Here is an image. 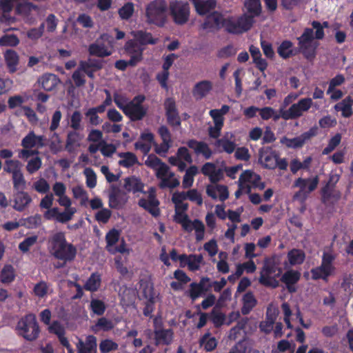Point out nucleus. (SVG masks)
<instances>
[{"label": "nucleus", "mask_w": 353, "mask_h": 353, "mask_svg": "<svg viewBox=\"0 0 353 353\" xmlns=\"http://www.w3.org/2000/svg\"><path fill=\"white\" fill-rule=\"evenodd\" d=\"M4 171L10 174H15L21 171V163L18 160L8 159L5 161Z\"/></svg>", "instance_id": "69168bd1"}, {"label": "nucleus", "mask_w": 353, "mask_h": 353, "mask_svg": "<svg viewBox=\"0 0 353 353\" xmlns=\"http://www.w3.org/2000/svg\"><path fill=\"white\" fill-rule=\"evenodd\" d=\"M119 236V230L115 229H112L107 233L105 236L106 249L109 252L115 253V244L117 243Z\"/></svg>", "instance_id": "09e8293b"}, {"label": "nucleus", "mask_w": 353, "mask_h": 353, "mask_svg": "<svg viewBox=\"0 0 353 353\" xmlns=\"http://www.w3.org/2000/svg\"><path fill=\"white\" fill-rule=\"evenodd\" d=\"M352 105L353 99L351 97H347L336 103L334 105V109L337 112H341L343 117L348 118L353 114Z\"/></svg>", "instance_id": "e433bc0d"}, {"label": "nucleus", "mask_w": 353, "mask_h": 353, "mask_svg": "<svg viewBox=\"0 0 353 353\" xmlns=\"http://www.w3.org/2000/svg\"><path fill=\"white\" fill-rule=\"evenodd\" d=\"M123 187L128 192L137 193L143 191L144 185L140 179L132 176L124 179Z\"/></svg>", "instance_id": "ea45409f"}, {"label": "nucleus", "mask_w": 353, "mask_h": 353, "mask_svg": "<svg viewBox=\"0 0 353 353\" xmlns=\"http://www.w3.org/2000/svg\"><path fill=\"white\" fill-rule=\"evenodd\" d=\"M319 178L314 176L307 179L298 178L294 183V187L298 188L299 190L293 196L294 201L303 203L309 194L315 190L319 185Z\"/></svg>", "instance_id": "39448f33"}, {"label": "nucleus", "mask_w": 353, "mask_h": 353, "mask_svg": "<svg viewBox=\"0 0 353 353\" xmlns=\"http://www.w3.org/2000/svg\"><path fill=\"white\" fill-rule=\"evenodd\" d=\"M281 272V268L272 264H265L260 272L259 281L266 287L276 288L279 285L277 278L280 276Z\"/></svg>", "instance_id": "9b49d317"}, {"label": "nucleus", "mask_w": 353, "mask_h": 353, "mask_svg": "<svg viewBox=\"0 0 353 353\" xmlns=\"http://www.w3.org/2000/svg\"><path fill=\"white\" fill-rule=\"evenodd\" d=\"M181 266L187 265L189 270L195 271L199 270L203 264V258L201 254H181L179 256Z\"/></svg>", "instance_id": "4be33fe9"}, {"label": "nucleus", "mask_w": 353, "mask_h": 353, "mask_svg": "<svg viewBox=\"0 0 353 353\" xmlns=\"http://www.w3.org/2000/svg\"><path fill=\"white\" fill-rule=\"evenodd\" d=\"M145 164L154 170L155 175L159 180V188L173 189L179 185L180 181L176 177L175 174L155 155H148L145 161Z\"/></svg>", "instance_id": "f257e3e1"}, {"label": "nucleus", "mask_w": 353, "mask_h": 353, "mask_svg": "<svg viewBox=\"0 0 353 353\" xmlns=\"http://www.w3.org/2000/svg\"><path fill=\"white\" fill-rule=\"evenodd\" d=\"M124 50L130 59L128 61L119 60L115 63V67L121 70H125L128 65H136L143 59V50L132 41H128L125 43Z\"/></svg>", "instance_id": "6e6552de"}, {"label": "nucleus", "mask_w": 353, "mask_h": 353, "mask_svg": "<svg viewBox=\"0 0 353 353\" xmlns=\"http://www.w3.org/2000/svg\"><path fill=\"white\" fill-rule=\"evenodd\" d=\"M101 285V277L99 274H92L87 281L85 288L87 290L94 292L99 289Z\"/></svg>", "instance_id": "774afa93"}, {"label": "nucleus", "mask_w": 353, "mask_h": 353, "mask_svg": "<svg viewBox=\"0 0 353 353\" xmlns=\"http://www.w3.org/2000/svg\"><path fill=\"white\" fill-rule=\"evenodd\" d=\"M15 278L14 269L12 265H5L0 273V281L3 283H10Z\"/></svg>", "instance_id": "bf43d9fd"}, {"label": "nucleus", "mask_w": 353, "mask_h": 353, "mask_svg": "<svg viewBox=\"0 0 353 353\" xmlns=\"http://www.w3.org/2000/svg\"><path fill=\"white\" fill-rule=\"evenodd\" d=\"M254 20L247 14L238 18L229 17L226 25V31L232 34H242L249 30L253 26Z\"/></svg>", "instance_id": "9d476101"}, {"label": "nucleus", "mask_w": 353, "mask_h": 353, "mask_svg": "<svg viewBox=\"0 0 353 353\" xmlns=\"http://www.w3.org/2000/svg\"><path fill=\"white\" fill-rule=\"evenodd\" d=\"M184 231L187 232L194 231L195 239L197 241H202L205 237V225L199 219L191 220Z\"/></svg>", "instance_id": "72a5a7b5"}, {"label": "nucleus", "mask_w": 353, "mask_h": 353, "mask_svg": "<svg viewBox=\"0 0 353 353\" xmlns=\"http://www.w3.org/2000/svg\"><path fill=\"white\" fill-rule=\"evenodd\" d=\"M52 292V290L45 281H40L34 285L33 288L34 295L39 299H45L48 294Z\"/></svg>", "instance_id": "49530a36"}, {"label": "nucleus", "mask_w": 353, "mask_h": 353, "mask_svg": "<svg viewBox=\"0 0 353 353\" xmlns=\"http://www.w3.org/2000/svg\"><path fill=\"white\" fill-rule=\"evenodd\" d=\"M334 259L335 256L332 252H324L321 266L311 270L312 279L326 280L328 276L333 275L334 268L332 262Z\"/></svg>", "instance_id": "ddd939ff"}, {"label": "nucleus", "mask_w": 353, "mask_h": 353, "mask_svg": "<svg viewBox=\"0 0 353 353\" xmlns=\"http://www.w3.org/2000/svg\"><path fill=\"white\" fill-rule=\"evenodd\" d=\"M119 157V164L125 168H130L137 163V158L132 152H121L118 154Z\"/></svg>", "instance_id": "864d4df0"}, {"label": "nucleus", "mask_w": 353, "mask_h": 353, "mask_svg": "<svg viewBox=\"0 0 353 353\" xmlns=\"http://www.w3.org/2000/svg\"><path fill=\"white\" fill-rule=\"evenodd\" d=\"M202 173L208 176L212 183L220 181L223 177V172L214 163H206L201 169Z\"/></svg>", "instance_id": "473e14b6"}, {"label": "nucleus", "mask_w": 353, "mask_h": 353, "mask_svg": "<svg viewBox=\"0 0 353 353\" xmlns=\"http://www.w3.org/2000/svg\"><path fill=\"white\" fill-rule=\"evenodd\" d=\"M190 296L195 300L201 296L204 292L210 289V279L202 278L199 283H192L190 284Z\"/></svg>", "instance_id": "c85d7f7f"}, {"label": "nucleus", "mask_w": 353, "mask_h": 353, "mask_svg": "<svg viewBox=\"0 0 353 353\" xmlns=\"http://www.w3.org/2000/svg\"><path fill=\"white\" fill-rule=\"evenodd\" d=\"M300 278V272L294 270H290L286 271L281 276V280L285 284L286 288L290 292H295L296 291L295 284L299 281Z\"/></svg>", "instance_id": "a878e982"}, {"label": "nucleus", "mask_w": 353, "mask_h": 353, "mask_svg": "<svg viewBox=\"0 0 353 353\" xmlns=\"http://www.w3.org/2000/svg\"><path fill=\"white\" fill-rule=\"evenodd\" d=\"M244 6L245 8V12L244 14H247L249 17H252L254 20V18L259 16L261 12L260 0H245Z\"/></svg>", "instance_id": "79ce46f5"}, {"label": "nucleus", "mask_w": 353, "mask_h": 353, "mask_svg": "<svg viewBox=\"0 0 353 353\" xmlns=\"http://www.w3.org/2000/svg\"><path fill=\"white\" fill-rule=\"evenodd\" d=\"M168 161L170 164L176 166L180 171H183L186 167L185 162H192V157L188 149L182 147L179 148L176 156L170 157Z\"/></svg>", "instance_id": "aec40b11"}, {"label": "nucleus", "mask_w": 353, "mask_h": 353, "mask_svg": "<svg viewBox=\"0 0 353 353\" xmlns=\"http://www.w3.org/2000/svg\"><path fill=\"white\" fill-rule=\"evenodd\" d=\"M41 159L38 156H35L28 160L26 168L27 172L29 174H32L38 171L41 168Z\"/></svg>", "instance_id": "338daca9"}, {"label": "nucleus", "mask_w": 353, "mask_h": 353, "mask_svg": "<svg viewBox=\"0 0 353 353\" xmlns=\"http://www.w3.org/2000/svg\"><path fill=\"white\" fill-rule=\"evenodd\" d=\"M259 162L265 168L274 169L277 167L278 155L270 148H262L259 151Z\"/></svg>", "instance_id": "a211bd4d"}, {"label": "nucleus", "mask_w": 353, "mask_h": 353, "mask_svg": "<svg viewBox=\"0 0 353 353\" xmlns=\"http://www.w3.org/2000/svg\"><path fill=\"white\" fill-rule=\"evenodd\" d=\"M212 84L210 81H202L197 83L192 90L194 97L200 99L205 97L212 90Z\"/></svg>", "instance_id": "58836bf2"}, {"label": "nucleus", "mask_w": 353, "mask_h": 353, "mask_svg": "<svg viewBox=\"0 0 353 353\" xmlns=\"http://www.w3.org/2000/svg\"><path fill=\"white\" fill-rule=\"evenodd\" d=\"M197 173L198 168L196 166H191L186 170L182 181V186L183 188H189L193 185L194 176Z\"/></svg>", "instance_id": "13d9d810"}, {"label": "nucleus", "mask_w": 353, "mask_h": 353, "mask_svg": "<svg viewBox=\"0 0 353 353\" xmlns=\"http://www.w3.org/2000/svg\"><path fill=\"white\" fill-rule=\"evenodd\" d=\"M14 0H0V8L4 14L0 17V22H6L8 24L13 23L15 19L13 17H8L6 13L10 12L13 6Z\"/></svg>", "instance_id": "8fccbe9b"}, {"label": "nucleus", "mask_w": 353, "mask_h": 353, "mask_svg": "<svg viewBox=\"0 0 353 353\" xmlns=\"http://www.w3.org/2000/svg\"><path fill=\"white\" fill-rule=\"evenodd\" d=\"M71 205H62L63 207L65 208V210L62 212H60L59 211L58 216H57V222L64 223H66V222L72 220L74 214L77 212V210L75 208H73Z\"/></svg>", "instance_id": "052dcab7"}, {"label": "nucleus", "mask_w": 353, "mask_h": 353, "mask_svg": "<svg viewBox=\"0 0 353 353\" xmlns=\"http://www.w3.org/2000/svg\"><path fill=\"white\" fill-rule=\"evenodd\" d=\"M243 305L241 312L243 314H248L251 310L255 306L256 301L254 295L250 293H246L243 298Z\"/></svg>", "instance_id": "e2e57ef3"}, {"label": "nucleus", "mask_w": 353, "mask_h": 353, "mask_svg": "<svg viewBox=\"0 0 353 353\" xmlns=\"http://www.w3.org/2000/svg\"><path fill=\"white\" fill-rule=\"evenodd\" d=\"M144 100L145 97L143 96L136 97L128 103L124 113L132 120L142 119L146 113V109L141 105Z\"/></svg>", "instance_id": "dca6fc26"}, {"label": "nucleus", "mask_w": 353, "mask_h": 353, "mask_svg": "<svg viewBox=\"0 0 353 353\" xmlns=\"http://www.w3.org/2000/svg\"><path fill=\"white\" fill-rule=\"evenodd\" d=\"M130 34L134 38V39H132L131 41H134V43L137 46H139L143 50V49L141 48V46L154 44L156 43V39H153L150 33L143 32L142 31H133Z\"/></svg>", "instance_id": "c9c22d12"}, {"label": "nucleus", "mask_w": 353, "mask_h": 353, "mask_svg": "<svg viewBox=\"0 0 353 353\" xmlns=\"http://www.w3.org/2000/svg\"><path fill=\"white\" fill-rule=\"evenodd\" d=\"M297 39L300 52L307 59H313L316 56V50L319 46V43L314 40L313 30L305 29Z\"/></svg>", "instance_id": "423d86ee"}, {"label": "nucleus", "mask_w": 353, "mask_h": 353, "mask_svg": "<svg viewBox=\"0 0 353 353\" xmlns=\"http://www.w3.org/2000/svg\"><path fill=\"white\" fill-rule=\"evenodd\" d=\"M73 197L78 200L82 206H86L88 203L89 199L87 192L82 186L77 185L72 188Z\"/></svg>", "instance_id": "5fc2aeb1"}, {"label": "nucleus", "mask_w": 353, "mask_h": 353, "mask_svg": "<svg viewBox=\"0 0 353 353\" xmlns=\"http://www.w3.org/2000/svg\"><path fill=\"white\" fill-rule=\"evenodd\" d=\"M317 128H312L309 131L301 134L300 137L293 139L283 137L281 139V143L288 148H299L301 147L307 140L310 139L312 137L315 136Z\"/></svg>", "instance_id": "6ab92c4d"}, {"label": "nucleus", "mask_w": 353, "mask_h": 353, "mask_svg": "<svg viewBox=\"0 0 353 353\" xmlns=\"http://www.w3.org/2000/svg\"><path fill=\"white\" fill-rule=\"evenodd\" d=\"M201 345L207 351H212L216 347L217 341L210 333H207L201 339Z\"/></svg>", "instance_id": "0e129e2a"}, {"label": "nucleus", "mask_w": 353, "mask_h": 353, "mask_svg": "<svg viewBox=\"0 0 353 353\" xmlns=\"http://www.w3.org/2000/svg\"><path fill=\"white\" fill-rule=\"evenodd\" d=\"M154 145V134L146 130L141 134L139 141L134 144V148L137 150H140L144 154H148Z\"/></svg>", "instance_id": "5701e85b"}, {"label": "nucleus", "mask_w": 353, "mask_h": 353, "mask_svg": "<svg viewBox=\"0 0 353 353\" xmlns=\"http://www.w3.org/2000/svg\"><path fill=\"white\" fill-rule=\"evenodd\" d=\"M168 4L165 0H153L145 8V21L148 24L163 26L167 21Z\"/></svg>", "instance_id": "f03ea898"}, {"label": "nucleus", "mask_w": 353, "mask_h": 353, "mask_svg": "<svg viewBox=\"0 0 353 353\" xmlns=\"http://www.w3.org/2000/svg\"><path fill=\"white\" fill-rule=\"evenodd\" d=\"M287 258L290 265H296L303 263L305 254L301 250L292 249L288 253Z\"/></svg>", "instance_id": "de8ad7c7"}, {"label": "nucleus", "mask_w": 353, "mask_h": 353, "mask_svg": "<svg viewBox=\"0 0 353 353\" xmlns=\"http://www.w3.org/2000/svg\"><path fill=\"white\" fill-rule=\"evenodd\" d=\"M188 209L176 208L174 209V215L173 216V220L180 224L184 230L187 228L188 225L191 221L189 219L188 215L186 214Z\"/></svg>", "instance_id": "3c124183"}, {"label": "nucleus", "mask_w": 353, "mask_h": 353, "mask_svg": "<svg viewBox=\"0 0 353 353\" xmlns=\"http://www.w3.org/2000/svg\"><path fill=\"white\" fill-rule=\"evenodd\" d=\"M209 113L214 123L212 126H210L208 128L209 136L212 138H217L221 134V131L223 126L224 117L220 114L216 109L210 110Z\"/></svg>", "instance_id": "b1692460"}, {"label": "nucleus", "mask_w": 353, "mask_h": 353, "mask_svg": "<svg viewBox=\"0 0 353 353\" xmlns=\"http://www.w3.org/2000/svg\"><path fill=\"white\" fill-rule=\"evenodd\" d=\"M77 347L79 353H96L97 339L94 336L90 335L86 338L85 343L79 340Z\"/></svg>", "instance_id": "f704fd0d"}, {"label": "nucleus", "mask_w": 353, "mask_h": 353, "mask_svg": "<svg viewBox=\"0 0 353 353\" xmlns=\"http://www.w3.org/2000/svg\"><path fill=\"white\" fill-rule=\"evenodd\" d=\"M30 195L24 191L17 192L13 199V208L19 212L23 211L32 203Z\"/></svg>", "instance_id": "bb28decb"}, {"label": "nucleus", "mask_w": 353, "mask_h": 353, "mask_svg": "<svg viewBox=\"0 0 353 353\" xmlns=\"http://www.w3.org/2000/svg\"><path fill=\"white\" fill-rule=\"evenodd\" d=\"M185 192H174L172 195V201L174 204V209H188V205L184 201L186 200Z\"/></svg>", "instance_id": "680f3d73"}, {"label": "nucleus", "mask_w": 353, "mask_h": 353, "mask_svg": "<svg viewBox=\"0 0 353 353\" xmlns=\"http://www.w3.org/2000/svg\"><path fill=\"white\" fill-rule=\"evenodd\" d=\"M16 12L23 17H28L32 12L39 13V8L32 3L24 1L18 3L16 8Z\"/></svg>", "instance_id": "a18cd8bd"}, {"label": "nucleus", "mask_w": 353, "mask_h": 353, "mask_svg": "<svg viewBox=\"0 0 353 353\" xmlns=\"http://www.w3.org/2000/svg\"><path fill=\"white\" fill-rule=\"evenodd\" d=\"M39 84L46 91L52 90L59 83V79L52 74H46L38 80Z\"/></svg>", "instance_id": "a19ab883"}, {"label": "nucleus", "mask_w": 353, "mask_h": 353, "mask_svg": "<svg viewBox=\"0 0 353 353\" xmlns=\"http://www.w3.org/2000/svg\"><path fill=\"white\" fill-rule=\"evenodd\" d=\"M89 52L91 55L99 57H105L112 54V49L108 48L99 39L89 46Z\"/></svg>", "instance_id": "4c0bfd02"}, {"label": "nucleus", "mask_w": 353, "mask_h": 353, "mask_svg": "<svg viewBox=\"0 0 353 353\" xmlns=\"http://www.w3.org/2000/svg\"><path fill=\"white\" fill-rule=\"evenodd\" d=\"M3 57L9 72L11 73L14 72L19 63V55L17 53L12 50H8L4 52Z\"/></svg>", "instance_id": "c03bdc74"}, {"label": "nucleus", "mask_w": 353, "mask_h": 353, "mask_svg": "<svg viewBox=\"0 0 353 353\" xmlns=\"http://www.w3.org/2000/svg\"><path fill=\"white\" fill-rule=\"evenodd\" d=\"M157 344L168 345L171 343L173 339V332L171 330H161L155 332Z\"/></svg>", "instance_id": "6e6d98bb"}, {"label": "nucleus", "mask_w": 353, "mask_h": 353, "mask_svg": "<svg viewBox=\"0 0 353 353\" xmlns=\"http://www.w3.org/2000/svg\"><path fill=\"white\" fill-rule=\"evenodd\" d=\"M52 188L54 195L58 198L57 202L60 205H72L71 199L66 195V185L63 182H55Z\"/></svg>", "instance_id": "cd10ccee"}, {"label": "nucleus", "mask_w": 353, "mask_h": 353, "mask_svg": "<svg viewBox=\"0 0 353 353\" xmlns=\"http://www.w3.org/2000/svg\"><path fill=\"white\" fill-rule=\"evenodd\" d=\"M277 52L283 59H288L295 54L293 43L288 40L283 41L278 47Z\"/></svg>", "instance_id": "603ef678"}, {"label": "nucleus", "mask_w": 353, "mask_h": 353, "mask_svg": "<svg viewBox=\"0 0 353 353\" xmlns=\"http://www.w3.org/2000/svg\"><path fill=\"white\" fill-rule=\"evenodd\" d=\"M234 137V134L232 132H226L221 139L216 141V147L221 151L228 154L232 153L236 148Z\"/></svg>", "instance_id": "7c9ffc66"}, {"label": "nucleus", "mask_w": 353, "mask_h": 353, "mask_svg": "<svg viewBox=\"0 0 353 353\" xmlns=\"http://www.w3.org/2000/svg\"><path fill=\"white\" fill-rule=\"evenodd\" d=\"M241 186V189L247 190V192H250V189L252 188H257L260 190L265 188V183L261 181L260 175L251 170L243 171L239 176L238 182Z\"/></svg>", "instance_id": "4468645a"}, {"label": "nucleus", "mask_w": 353, "mask_h": 353, "mask_svg": "<svg viewBox=\"0 0 353 353\" xmlns=\"http://www.w3.org/2000/svg\"><path fill=\"white\" fill-rule=\"evenodd\" d=\"M21 145L23 149L19 152V157L28 159L32 155L37 154V150H30L31 148H39L44 145V138L43 136H37L33 132H30L21 141Z\"/></svg>", "instance_id": "1a4fd4ad"}, {"label": "nucleus", "mask_w": 353, "mask_h": 353, "mask_svg": "<svg viewBox=\"0 0 353 353\" xmlns=\"http://www.w3.org/2000/svg\"><path fill=\"white\" fill-rule=\"evenodd\" d=\"M169 9L172 20L176 25L182 26L189 21L190 8L187 1H173L170 2Z\"/></svg>", "instance_id": "0eeeda50"}, {"label": "nucleus", "mask_w": 353, "mask_h": 353, "mask_svg": "<svg viewBox=\"0 0 353 353\" xmlns=\"http://www.w3.org/2000/svg\"><path fill=\"white\" fill-rule=\"evenodd\" d=\"M156 190L154 188H150L148 192V200L141 199L139 201V206L143 208L150 212L152 215L157 216L159 214L158 205L159 204L158 200L155 197Z\"/></svg>", "instance_id": "412c9836"}, {"label": "nucleus", "mask_w": 353, "mask_h": 353, "mask_svg": "<svg viewBox=\"0 0 353 353\" xmlns=\"http://www.w3.org/2000/svg\"><path fill=\"white\" fill-rule=\"evenodd\" d=\"M188 145L197 154H201L206 159L210 158L212 155V151L205 143L191 140L188 141Z\"/></svg>", "instance_id": "37998d69"}, {"label": "nucleus", "mask_w": 353, "mask_h": 353, "mask_svg": "<svg viewBox=\"0 0 353 353\" xmlns=\"http://www.w3.org/2000/svg\"><path fill=\"white\" fill-rule=\"evenodd\" d=\"M206 193L212 199L219 201H225L229 196L226 186L215 183L206 187Z\"/></svg>", "instance_id": "393cba45"}, {"label": "nucleus", "mask_w": 353, "mask_h": 353, "mask_svg": "<svg viewBox=\"0 0 353 353\" xmlns=\"http://www.w3.org/2000/svg\"><path fill=\"white\" fill-rule=\"evenodd\" d=\"M227 22L228 17H224L218 12H214L208 16L205 21L201 25V28L208 32H214L221 28L226 30Z\"/></svg>", "instance_id": "f3484780"}, {"label": "nucleus", "mask_w": 353, "mask_h": 353, "mask_svg": "<svg viewBox=\"0 0 353 353\" xmlns=\"http://www.w3.org/2000/svg\"><path fill=\"white\" fill-rule=\"evenodd\" d=\"M312 105L311 98H303L297 103L292 105L290 108L281 114V117L285 120L300 117Z\"/></svg>", "instance_id": "2eb2a0df"}, {"label": "nucleus", "mask_w": 353, "mask_h": 353, "mask_svg": "<svg viewBox=\"0 0 353 353\" xmlns=\"http://www.w3.org/2000/svg\"><path fill=\"white\" fill-rule=\"evenodd\" d=\"M52 253L57 259L65 262L74 259L77 250L68 243L63 232H58L52 237Z\"/></svg>", "instance_id": "7ed1b4c3"}, {"label": "nucleus", "mask_w": 353, "mask_h": 353, "mask_svg": "<svg viewBox=\"0 0 353 353\" xmlns=\"http://www.w3.org/2000/svg\"><path fill=\"white\" fill-rule=\"evenodd\" d=\"M216 269L218 272L223 274H227L230 272L228 263V254L221 251L219 253L218 260L216 261Z\"/></svg>", "instance_id": "4d7b16f0"}, {"label": "nucleus", "mask_w": 353, "mask_h": 353, "mask_svg": "<svg viewBox=\"0 0 353 353\" xmlns=\"http://www.w3.org/2000/svg\"><path fill=\"white\" fill-rule=\"evenodd\" d=\"M278 314L277 307L273 304H270L267 309L266 320L261 323L260 329L265 333L270 332L272 330L273 324Z\"/></svg>", "instance_id": "c756f323"}, {"label": "nucleus", "mask_w": 353, "mask_h": 353, "mask_svg": "<svg viewBox=\"0 0 353 353\" xmlns=\"http://www.w3.org/2000/svg\"><path fill=\"white\" fill-rule=\"evenodd\" d=\"M141 291L145 299V316H150L154 310V305L159 301V294L154 292L152 283L149 281H141Z\"/></svg>", "instance_id": "f8f14e48"}, {"label": "nucleus", "mask_w": 353, "mask_h": 353, "mask_svg": "<svg viewBox=\"0 0 353 353\" xmlns=\"http://www.w3.org/2000/svg\"><path fill=\"white\" fill-rule=\"evenodd\" d=\"M16 331L18 335L27 341L35 340L39 334V327L35 315L29 314L22 317L17 324Z\"/></svg>", "instance_id": "20e7f679"}, {"label": "nucleus", "mask_w": 353, "mask_h": 353, "mask_svg": "<svg viewBox=\"0 0 353 353\" xmlns=\"http://www.w3.org/2000/svg\"><path fill=\"white\" fill-rule=\"evenodd\" d=\"M196 13L199 15L209 14L216 6L215 0H192Z\"/></svg>", "instance_id": "2f4dec72"}]
</instances>
